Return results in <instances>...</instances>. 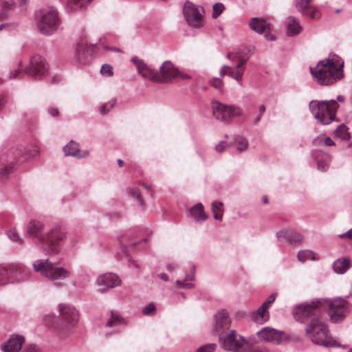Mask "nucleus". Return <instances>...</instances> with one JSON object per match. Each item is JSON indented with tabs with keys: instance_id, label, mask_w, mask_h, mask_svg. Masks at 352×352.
<instances>
[{
	"instance_id": "nucleus-1",
	"label": "nucleus",
	"mask_w": 352,
	"mask_h": 352,
	"mask_svg": "<svg viewBox=\"0 0 352 352\" xmlns=\"http://www.w3.org/2000/svg\"><path fill=\"white\" fill-rule=\"evenodd\" d=\"M318 300L297 305L293 311L294 318L301 322L309 321L305 328V336L317 345L331 348L339 346L331 336L327 324L320 318L316 306Z\"/></svg>"
},
{
	"instance_id": "nucleus-2",
	"label": "nucleus",
	"mask_w": 352,
	"mask_h": 352,
	"mask_svg": "<svg viewBox=\"0 0 352 352\" xmlns=\"http://www.w3.org/2000/svg\"><path fill=\"white\" fill-rule=\"evenodd\" d=\"M59 316L50 313L44 316L45 324L55 330L60 336L69 333L78 322V315L72 305L67 304L58 305Z\"/></svg>"
},
{
	"instance_id": "nucleus-3",
	"label": "nucleus",
	"mask_w": 352,
	"mask_h": 352,
	"mask_svg": "<svg viewBox=\"0 0 352 352\" xmlns=\"http://www.w3.org/2000/svg\"><path fill=\"white\" fill-rule=\"evenodd\" d=\"M343 64L337 66L333 60L325 58L320 60L309 71L314 79L322 86L333 85L343 77Z\"/></svg>"
},
{
	"instance_id": "nucleus-4",
	"label": "nucleus",
	"mask_w": 352,
	"mask_h": 352,
	"mask_svg": "<svg viewBox=\"0 0 352 352\" xmlns=\"http://www.w3.org/2000/svg\"><path fill=\"white\" fill-rule=\"evenodd\" d=\"M33 268L50 280L56 287H63V282L68 280L72 276L69 269L59 266V262L53 263L49 258L35 261L33 263Z\"/></svg>"
},
{
	"instance_id": "nucleus-5",
	"label": "nucleus",
	"mask_w": 352,
	"mask_h": 352,
	"mask_svg": "<svg viewBox=\"0 0 352 352\" xmlns=\"http://www.w3.org/2000/svg\"><path fill=\"white\" fill-rule=\"evenodd\" d=\"M33 151L25 147L23 145H19L11 148L6 153L0 157V176L4 177L10 174L15 163H22L34 157L38 150L36 146H31Z\"/></svg>"
},
{
	"instance_id": "nucleus-6",
	"label": "nucleus",
	"mask_w": 352,
	"mask_h": 352,
	"mask_svg": "<svg viewBox=\"0 0 352 352\" xmlns=\"http://www.w3.org/2000/svg\"><path fill=\"white\" fill-rule=\"evenodd\" d=\"M309 110L314 118L323 125H327L336 120V111L339 104L335 100H311L309 104Z\"/></svg>"
},
{
	"instance_id": "nucleus-7",
	"label": "nucleus",
	"mask_w": 352,
	"mask_h": 352,
	"mask_svg": "<svg viewBox=\"0 0 352 352\" xmlns=\"http://www.w3.org/2000/svg\"><path fill=\"white\" fill-rule=\"evenodd\" d=\"M311 300L320 301V303L316 306L317 312L320 315L321 310L328 309L330 319L334 323L342 320L351 310L349 303L342 298L333 300L315 298Z\"/></svg>"
},
{
	"instance_id": "nucleus-8",
	"label": "nucleus",
	"mask_w": 352,
	"mask_h": 352,
	"mask_svg": "<svg viewBox=\"0 0 352 352\" xmlns=\"http://www.w3.org/2000/svg\"><path fill=\"white\" fill-rule=\"evenodd\" d=\"M36 19L38 30L46 36L54 34L60 23L57 9L52 6L40 10L36 14Z\"/></svg>"
},
{
	"instance_id": "nucleus-9",
	"label": "nucleus",
	"mask_w": 352,
	"mask_h": 352,
	"mask_svg": "<svg viewBox=\"0 0 352 352\" xmlns=\"http://www.w3.org/2000/svg\"><path fill=\"white\" fill-rule=\"evenodd\" d=\"M24 74L36 80L41 79L48 74V64L43 56L34 55L30 58L29 66L25 69L24 72L21 69L12 71L10 72L8 78H22Z\"/></svg>"
},
{
	"instance_id": "nucleus-10",
	"label": "nucleus",
	"mask_w": 352,
	"mask_h": 352,
	"mask_svg": "<svg viewBox=\"0 0 352 352\" xmlns=\"http://www.w3.org/2000/svg\"><path fill=\"white\" fill-rule=\"evenodd\" d=\"M67 234L65 228L55 226L46 232L43 245H47L52 254H58L62 250V242L67 238Z\"/></svg>"
},
{
	"instance_id": "nucleus-11",
	"label": "nucleus",
	"mask_w": 352,
	"mask_h": 352,
	"mask_svg": "<svg viewBox=\"0 0 352 352\" xmlns=\"http://www.w3.org/2000/svg\"><path fill=\"white\" fill-rule=\"evenodd\" d=\"M219 342L223 349L232 352H240L248 342L233 329L220 333Z\"/></svg>"
},
{
	"instance_id": "nucleus-12",
	"label": "nucleus",
	"mask_w": 352,
	"mask_h": 352,
	"mask_svg": "<svg viewBox=\"0 0 352 352\" xmlns=\"http://www.w3.org/2000/svg\"><path fill=\"white\" fill-rule=\"evenodd\" d=\"M183 14L185 20L190 26L199 28L204 25L203 7L196 6L192 3L187 1L184 6Z\"/></svg>"
},
{
	"instance_id": "nucleus-13",
	"label": "nucleus",
	"mask_w": 352,
	"mask_h": 352,
	"mask_svg": "<svg viewBox=\"0 0 352 352\" xmlns=\"http://www.w3.org/2000/svg\"><path fill=\"white\" fill-rule=\"evenodd\" d=\"M212 104L214 116L221 121L240 116L243 113L241 109L234 105H226L217 101H213Z\"/></svg>"
},
{
	"instance_id": "nucleus-14",
	"label": "nucleus",
	"mask_w": 352,
	"mask_h": 352,
	"mask_svg": "<svg viewBox=\"0 0 352 352\" xmlns=\"http://www.w3.org/2000/svg\"><path fill=\"white\" fill-rule=\"evenodd\" d=\"M24 270L22 267L0 266V284L13 283L23 281L25 278L22 276Z\"/></svg>"
},
{
	"instance_id": "nucleus-15",
	"label": "nucleus",
	"mask_w": 352,
	"mask_h": 352,
	"mask_svg": "<svg viewBox=\"0 0 352 352\" xmlns=\"http://www.w3.org/2000/svg\"><path fill=\"white\" fill-rule=\"evenodd\" d=\"M26 234L32 239L43 245L46 234L44 223L38 220H31L27 226Z\"/></svg>"
},
{
	"instance_id": "nucleus-16",
	"label": "nucleus",
	"mask_w": 352,
	"mask_h": 352,
	"mask_svg": "<svg viewBox=\"0 0 352 352\" xmlns=\"http://www.w3.org/2000/svg\"><path fill=\"white\" fill-rule=\"evenodd\" d=\"M230 324L231 319L226 310L222 309L215 314L213 329L218 336L223 331H230Z\"/></svg>"
},
{
	"instance_id": "nucleus-17",
	"label": "nucleus",
	"mask_w": 352,
	"mask_h": 352,
	"mask_svg": "<svg viewBox=\"0 0 352 352\" xmlns=\"http://www.w3.org/2000/svg\"><path fill=\"white\" fill-rule=\"evenodd\" d=\"M96 283L100 287V290L104 292L110 288L120 285L121 280L116 274L107 273L99 276L97 278Z\"/></svg>"
},
{
	"instance_id": "nucleus-18",
	"label": "nucleus",
	"mask_w": 352,
	"mask_h": 352,
	"mask_svg": "<svg viewBox=\"0 0 352 352\" xmlns=\"http://www.w3.org/2000/svg\"><path fill=\"white\" fill-rule=\"evenodd\" d=\"M160 69V78L163 80L160 83L171 82L173 79L177 78L179 74V70L169 60L164 62Z\"/></svg>"
},
{
	"instance_id": "nucleus-19",
	"label": "nucleus",
	"mask_w": 352,
	"mask_h": 352,
	"mask_svg": "<svg viewBox=\"0 0 352 352\" xmlns=\"http://www.w3.org/2000/svg\"><path fill=\"white\" fill-rule=\"evenodd\" d=\"M276 237L280 241H287L296 245H301L304 239L301 233L289 229H284L277 232Z\"/></svg>"
},
{
	"instance_id": "nucleus-20",
	"label": "nucleus",
	"mask_w": 352,
	"mask_h": 352,
	"mask_svg": "<svg viewBox=\"0 0 352 352\" xmlns=\"http://www.w3.org/2000/svg\"><path fill=\"white\" fill-rule=\"evenodd\" d=\"M284 334L283 331H278L270 327H264L257 333L259 338L275 344H279L282 342Z\"/></svg>"
},
{
	"instance_id": "nucleus-21",
	"label": "nucleus",
	"mask_w": 352,
	"mask_h": 352,
	"mask_svg": "<svg viewBox=\"0 0 352 352\" xmlns=\"http://www.w3.org/2000/svg\"><path fill=\"white\" fill-rule=\"evenodd\" d=\"M91 56L90 49L83 41L79 43L76 48L74 58L80 64H85Z\"/></svg>"
},
{
	"instance_id": "nucleus-22",
	"label": "nucleus",
	"mask_w": 352,
	"mask_h": 352,
	"mask_svg": "<svg viewBox=\"0 0 352 352\" xmlns=\"http://www.w3.org/2000/svg\"><path fill=\"white\" fill-rule=\"evenodd\" d=\"M23 342L24 338L21 336L10 338L1 346V351L3 352H17L21 349Z\"/></svg>"
},
{
	"instance_id": "nucleus-23",
	"label": "nucleus",
	"mask_w": 352,
	"mask_h": 352,
	"mask_svg": "<svg viewBox=\"0 0 352 352\" xmlns=\"http://www.w3.org/2000/svg\"><path fill=\"white\" fill-rule=\"evenodd\" d=\"M246 63L247 59L240 58L238 63L236 65L235 69H234L231 67V69L228 71V76L236 80L241 86L243 85L242 78L246 68Z\"/></svg>"
},
{
	"instance_id": "nucleus-24",
	"label": "nucleus",
	"mask_w": 352,
	"mask_h": 352,
	"mask_svg": "<svg viewBox=\"0 0 352 352\" xmlns=\"http://www.w3.org/2000/svg\"><path fill=\"white\" fill-rule=\"evenodd\" d=\"M138 73L145 79H148L154 82H161L163 81L160 78V73L154 68L145 64L142 69L140 70Z\"/></svg>"
},
{
	"instance_id": "nucleus-25",
	"label": "nucleus",
	"mask_w": 352,
	"mask_h": 352,
	"mask_svg": "<svg viewBox=\"0 0 352 352\" xmlns=\"http://www.w3.org/2000/svg\"><path fill=\"white\" fill-rule=\"evenodd\" d=\"M285 26L287 34L289 36H296L302 30V27L300 24L299 20L292 16H289L286 19Z\"/></svg>"
},
{
	"instance_id": "nucleus-26",
	"label": "nucleus",
	"mask_w": 352,
	"mask_h": 352,
	"mask_svg": "<svg viewBox=\"0 0 352 352\" xmlns=\"http://www.w3.org/2000/svg\"><path fill=\"white\" fill-rule=\"evenodd\" d=\"M250 28L259 34L270 29V23L262 18L254 17L249 22Z\"/></svg>"
},
{
	"instance_id": "nucleus-27",
	"label": "nucleus",
	"mask_w": 352,
	"mask_h": 352,
	"mask_svg": "<svg viewBox=\"0 0 352 352\" xmlns=\"http://www.w3.org/2000/svg\"><path fill=\"white\" fill-rule=\"evenodd\" d=\"M322 151H313L311 152V155L313 157L317 160V168L322 172H325L327 170L329 166L330 163V157L329 155L325 154L324 156L319 158V157L322 155Z\"/></svg>"
},
{
	"instance_id": "nucleus-28",
	"label": "nucleus",
	"mask_w": 352,
	"mask_h": 352,
	"mask_svg": "<svg viewBox=\"0 0 352 352\" xmlns=\"http://www.w3.org/2000/svg\"><path fill=\"white\" fill-rule=\"evenodd\" d=\"M333 271L338 274H344L350 267V258L349 257L339 258L332 265Z\"/></svg>"
},
{
	"instance_id": "nucleus-29",
	"label": "nucleus",
	"mask_w": 352,
	"mask_h": 352,
	"mask_svg": "<svg viewBox=\"0 0 352 352\" xmlns=\"http://www.w3.org/2000/svg\"><path fill=\"white\" fill-rule=\"evenodd\" d=\"M126 321L117 311H111V315L105 322L104 328H115L121 324H125Z\"/></svg>"
},
{
	"instance_id": "nucleus-30",
	"label": "nucleus",
	"mask_w": 352,
	"mask_h": 352,
	"mask_svg": "<svg viewBox=\"0 0 352 352\" xmlns=\"http://www.w3.org/2000/svg\"><path fill=\"white\" fill-rule=\"evenodd\" d=\"M190 212L196 221H204L208 217L204 212V206L201 203L192 206L190 209Z\"/></svg>"
},
{
	"instance_id": "nucleus-31",
	"label": "nucleus",
	"mask_w": 352,
	"mask_h": 352,
	"mask_svg": "<svg viewBox=\"0 0 352 352\" xmlns=\"http://www.w3.org/2000/svg\"><path fill=\"white\" fill-rule=\"evenodd\" d=\"M63 151L65 156H72L77 158L80 151V145L76 142L71 140L63 148Z\"/></svg>"
},
{
	"instance_id": "nucleus-32",
	"label": "nucleus",
	"mask_w": 352,
	"mask_h": 352,
	"mask_svg": "<svg viewBox=\"0 0 352 352\" xmlns=\"http://www.w3.org/2000/svg\"><path fill=\"white\" fill-rule=\"evenodd\" d=\"M336 137L340 138L344 140H349L351 138L350 133L348 131V127L344 124H340L334 131Z\"/></svg>"
},
{
	"instance_id": "nucleus-33",
	"label": "nucleus",
	"mask_w": 352,
	"mask_h": 352,
	"mask_svg": "<svg viewBox=\"0 0 352 352\" xmlns=\"http://www.w3.org/2000/svg\"><path fill=\"white\" fill-rule=\"evenodd\" d=\"M211 209L213 213V218L216 220H221L223 217V203L213 201Z\"/></svg>"
},
{
	"instance_id": "nucleus-34",
	"label": "nucleus",
	"mask_w": 352,
	"mask_h": 352,
	"mask_svg": "<svg viewBox=\"0 0 352 352\" xmlns=\"http://www.w3.org/2000/svg\"><path fill=\"white\" fill-rule=\"evenodd\" d=\"M298 260L300 262H305L307 260H315L316 258V254L308 250H300L297 255Z\"/></svg>"
},
{
	"instance_id": "nucleus-35",
	"label": "nucleus",
	"mask_w": 352,
	"mask_h": 352,
	"mask_svg": "<svg viewBox=\"0 0 352 352\" xmlns=\"http://www.w3.org/2000/svg\"><path fill=\"white\" fill-rule=\"evenodd\" d=\"M312 0H296V8L302 14H307V10H310L309 4Z\"/></svg>"
},
{
	"instance_id": "nucleus-36",
	"label": "nucleus",
	"mask_w": 352,
	"mask_h": 352,
	"mask_svg": "<svg viewBox=\"0 0 352 352\" xmlns=\"http://www.w3.org/2000/svg\"><path fill=\"white\" fill-rule=\"evenodd\" d=\"M85 3V0H68L67 8L71 11H76L82 8Z\"/></svg>"
},
{
	"instance_id": "nucleus-37",
	"label": "nucleus",
	"mask_w": 352,
	"mask_h": 352,
	"mask_svg": "<svg viewBox=\"0 0 352 352\" xmlns=\"http://www.w3.org/2000/svg\"><path fill=\"white\" fill-rule=\"evenodd\" d=\"M234 142L236 144L238 151L240 152L245 150L248 146V140L242 136H236L234 138Z\"/></svg>"
},
{
	"instance_id": "nucleus-38",
	"label": "nucleus",
	"mask_w": 352,
	"mask_h": 352,
	"mask_svg": "<svg viewBox=\"0 0 352 352\" xmlns=\"http://www.w3.org/2000/svg\"><path fill=\"white\" fill-rule=\"evenodd\" d=\"M240 352H270L269 349L263 346L252 347L248 342L243 349Z\"/></svg>"
},
{
	"instance_id": "nucleus-39",
	"label": "nucleus",
	"mask_w": 352,
	"mask_h": 352,
	"mask_svg": "<svg viewBox=\"0 0 352 352\" xmlns=\"http://www.w3.org/2000/svg\"><path fill=\"white\" fill-rule=\"evenodd\" d=\"M225 10V6L222 3H216L212 6V17L217 19Z\"/></svg>"
},
{
	"instance_id": "nucleus-40",
	"label": "nucleus",
	"mask_w": 352,
	"mask_h": 352,
	"mask_svg": "<svg viewBox=\"0 0 352 352\" xmlns=\"http://www.w3.org/2000/svg\"><path fill=\"white\" fill-rule=\"evenodd\" d=\"M116 100L111 99V100L108 101L107 102H105L102 104L100 108V112L102 114L107 113L116 104Z\"/></svg>"
},
{
	"instance_id": "nucleus-41",
	"label": "nucleus",
	"mask_w": 352,
	"mask_h": 352,
	"mask_svg": "<svg viewBox=\"0 0 352 352\" xmlns=\"http://www.w3.org/2000/svg\"><path fill=\"white\" fill-rule=\"evenodd\" d=\"M194 278H195V276L192 274L191 276H187L184 280H176L175 283L177 285L181 286L184 288L191 289L195 287V285L191 283H186V280H193Z\"/></svg>"
},
{
	"instance_id": "nucleus-42",
	"label": "nucleus",
	"mask_w": 352,
	"mask_h": 352,
	"mask_svg": "<svg viewBox=\"0 0 352 352\" xmlns=\"http://www.w3.org/2000/svg\"><path fill=\"white\" fill-rule=\"evenodd\" d=\"M256 314L261 320H267L269 318L268 308L262 304V305L258 309Z\"/></svg>"
},
{
	"instance_id": "nucleus-43",
	"label": "nucleus",
	"mask_w": 352,
	"mask_h": 352,
	"mask_svg": "<svg viewBox=\"0 0 352 352\" xmlns=\"http://www.w3.org/2000/svg\"><path fill=\"white\" fill-rule=\"evenodd\" d=\"M156 307L153 302H149L147 305L144 307L142 313L145 316H153L155 314Z\"/></svg>"
},
{
	"instance_id": "nucleus-44",
	"label": "nucleus",
	"mask_w": 352,
	"mask_h": 352,
	"mask_svg": "<svg viewBox=\"0 0 352 352\" xmlns=\"http://www.w3.org/2000/svg\"><path fill=\"white\" fill-rule=\"evenodd\" d=\"M8 237L14 242L22 243L23 240L20 237L15 228L10 229L8 232Z\"/></svg>"
},
{
	"instance_id": "nucleus-45",
	"label": "nucleus",
	"mask_w": 352,
	"mask_h": 352,
	"mask_svg": "<svg viewBox=\"0 0 352 352\" xmlns=\"http://www.w3.org/2000/svg\"><path fill=\"white\" fill-rule=\"evenodd\" d=\"M217 348L214 343L206 344L199 347L195 352H214Z\"/></svg>"
},
{
	"instance_id": "nucleus-46",
	"label": "nucleus",
	"mask_w": 352,
	"mask_h": 352,
	"mask_svg": "<svg viewBox=\"0 0 352 352\" xmlns=\"http://www.w3.org/2000/svg\"><path fill=\"white\" fill-rule=\"evenodd\" d=\"M0 3L1 7L6 10H12L16 7L14 0H1Z\"/></svg>"
},
{
	"instance_id": "nucleus-47",
	"label": "nucleus",
	"mask_w": 352,
	"mask_h": 352,
	"mask_svg": "<svg viewBox=\"0 0 352 352\" xmlns=\"http://www.w3.org/2000/svg\"><path fill=\"white\" fill-rule=\"evenodd\" d=\"M129 192L132 197L136 198L140 201L142 206H144L143 202L141 199L140 192L138 188H130L129 190Z\"/></svg>"
},
{
	"instance_id": "nucleus-48",
	"label": "nucleus",
	"mask_w": 352,
	"mask_h": 352,
	"mask_svg": "<svg viewBox=\"0 0 352 352\" xmlns=\"http://www.w3.org/2000/svg\"><path fill=\"white\" fill-rule=\"evenodd\" d=\"M131 60L136 66L138 72L142 69L143 66L146 64L142 59H140L137 56L132 57Z\"/></svg>"
},
{
	"instance_id": "nucleus-49",
	"label": "nucleus",
	"mask_w": 352,
	"mask_h": 352,
	"mask_svg": "<svg viewBox=\"0 0 352 352\" xmlns=\"http://www.w3.org/2000/svg\"><path fill=\"white\" fill-rule=\"evenodd\" d=\"M210 84L215 89L220 90L223 85V81L221 78H213L210 80Z\"/></svg>"
},
{
	"instance_id": "nucleus-50",
	"label": "nucleus",
	"mask_w": 352,
	"mask_h": 352,
	"mask_svg": "<svg viewBox=\"0 0 352 352\" xmlns=\"http://www.w3.org/2000/svg\"><path fill=\"white\" fill-rule=\"evenodd\" d=\"M113 67L109 64H104L101 67L100 72L102 74H105L107 76H111L113 74Z\"/></svg>"
},
{
	"instance_id": "nucleus-51",
	"label": "nucleus",
	"mask_w": 352,
	"mask_h": 352,
	"mask_svg": "<svg viewBox=\"0 0 352 352\" xmlns=\"http://www.w3.org/2000/svg\"><path fill=\"white\" fill-rule=\"evenodd\" d=\"M21 352H42L38 346L35 344H28L25 346Z\"/></svg>"
},
{
	"instance_id": "nucleus-52",
	"label": "nucleus",
	"mask_w": 352,
	"mask_h": 352,
	"mask_svg": "<svg viewBox=\"0 0 352 352\" xmlns=\"http://www.w3.org/2000/svg\"><path fill=\"white\" fill-rule=\"evenodd\" d=\"M311 10L309 11V10H307V14H304L305 16H307L309 19H315L319 17V12L318 10L316 9H312Z\"/></svg>"
},
{
	"instance_id": "nucleus-53",
	"label": "nucleus",
	"mask_w": 352,
	"mask_h": 352,
	"mask_svg": "<svg viewBox=\"0 0 352 352\" xmlns=\"http://www.w3.org/2000/svg\"><path fill=\"white\" fill-rule=\"evenodd\" d=\"M30 0H19V6L21 12L27 10Z\"/></svg>"
},
{
	"instance_id": "nucleus-54",
	"label": "nucleus",
	"mask_w": 352,
	"mask_h": 352,
	"mask_svg": "<svg viewBox=\"0 0 352 352\" xmlns=\"http://www.w3.org/2000/svg\"><path fill=\"white\" fill-rule=\"evenodd\" d=\"M276 294H272L267 297V300L263 303V305L266 307L269 308L270 306L274 302Z\"/></svg>"
},
{
	"instance_id": "nucleus-55",
	"label": "nucleus",
	"mask_w": 352,
	"mask_h": 352,
	"mask_svg": "<svg viewBox=\"0 0 352 352\" xmlns=\"http://www.w3.org/2000/svg\"><path fill=\"white\" fill-rule=\"evenodd\" d=\"M226 146H227L226 142L221 141L215 146V150L217 152L221 153L225 150Z\"/></svg>"
},
{
	"instance_id": "nucleus-56",
	"label": "nucleus",
	"mask_w": 352,
	"mask_h": 352,
	"mask_svg": "<svg viewBox=\"0 0 352 352\" xmlns=\"http://www.w3.org/2000/svg\"><path fill=\"white\" fill-rule=\"evenodd\" d=\"M231 69V67L228 65H223L220 69V76L221 77H223L226 75H228V71Z\"/></svg>"
},
{
	"instance_id": "nucleus-57",
	"label": "nucleus",
	"mask_w": 352,
	"mask_h": 352,
	"mask_svg": "<svg viewBox=\"0 0 352 352\" xmlns=\"http://www.w3.org/2000/svg\"><path fill=\"white\" fill-rule=\"evenodd\" d=\"M125 249H126L125 245H123V247H122V250H123V252H124L125 256H126V258H127L128 261H129V262H131V263H133V265H134L137 268H138V267H139L138 265V264H136V263L134 262V261L132 259V257H131V256H130V254H129L126 251V250H125Z\"/></svg>"
},
{
	"instance_id": "nucleus-58",
	"label": "nucleus",
	"mask_w": 352,
	"mask_h": 352,
	"mask_svg": "<svg viewBox=\"0 0 352 352\" xmlns=\"http://www.w3.org/2000/svg\"><path fill=\"white\" fill-rule=\"evenodd\" d=\"M47 112L52 117H56L59 113L58 109L55 107H49Z\"/></svg>"
},
{
	"instance_id": "nucleus-59",
	"label": "nucleus",
	"mask_w": 352,
	"mask_h": 352,
	"mask_svg": "<svg viewBox=\"0 0 352 352\" xmlns=\"http://www.w3.org/2000/svg\"><path fill=\"white\" fill-rule=\"evenodd\" d=\"M89 155V150H84L80 151L78 152V154L77 155V159H82L87 157Z\"/></svg>"
},
{
	"instance_id": "nucleus-60",
	"label": "nucleus",
	"mask_w": 352,
	"mask_h": 352,
	"mask_svg": "<svg viewBox=\"0 0 352 352\" xmlns=\"http://www.w3.org/2000/svg\"><path fill=\"white\" fill-rule=\"evenodd\" d=\"M177 267V265L175 263H168L166 268L168 272H173L175 270H176Z\"/></svg>"
},
{
	"instance_id": "nucleus-61",
	"label": "nucleus",
	"mask_w": 352,
	"mask_h": 352,
	"mask_svg": "<svg viewBox=\"0 0 352 352\" xmlns=\"http://www.w3.org/2000/svg\"><path fill=\"white\" fill-rule=\"evenodd\" d=\"M339 236L342 238L344 236H346L349 239H352V228L346 232L344 234H340Z\"/></svg>"
},
{
	"instance_id": "nucleus-62",
	"label": "nucleus",
	"mask_w": 352,
	"mask_h": 352,
	"mask_svg": "<svg viewBox=\"0 0 352 352\" xmlns=\"http://www.w3.org/2000/svg\"><path fill=\"white\" fill-rule=\"evenodd\" d=\"M324 144L326 146H333L335 144V142L331 140V138L327 137L324 139Z\"/></svg>"
},
{
	"instance_id": "nucleus-63",
	"label": "nucleus",
	"mask_w": 352,
	"mask_h": 352,
	"mask_svg": "<svg viewBox=\"0 0 352 352\" xmlns=\"http://www.w3.org/2000/svg\"><path fill=\"white\" fill-rule=\"evenodd\" d=\"M177 78H181V79L186 80V79L190 78V76L188 74H184V73H183V72L179 71V74L178 75Z\"/></svg>"
},
{
	"instance_id": "nucleus-64",
	"label": "nucleus",
	"mask_w": 352,
	"mask_h": 352,
	"mask_svg": "<svg viewBox=\"0 0 352 352\" xmlns=\"http://www.w3.org/2000/svg\"><path fill=\"white\" fill-rule=\"evenodd\" d=\"M158 276L164 281L168 280V276L165 273H161L158 275Z\"/></svg>"
}]
</instances>
